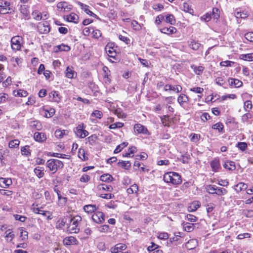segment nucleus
Segmentation results:
<instances>
[{
	"label": "nucleus",
	"instance_id": "f257e3e1",
	"mask_svg": "<svg viewBox=\"0 0 253 253\" xmlns=\"http://www.w3.org/2000/svg\"><path fill=\"white\" fill-rule=\"evenodd\" d=\"M163 180L169 185L176 186L181 183L182 178L179 173L174 171H169L164 174Z\"/></svg>",
	"mask_w": 253,
	"mask_h": 253
},
{
	"label": "nucleus",
	"instance_id": "f03ea898",
	"mask_svg": "<svg viewBox=\"0 0 253 253\" xmlns=\"http://www.w3.org/2000/svg\"><path fill=\"white\" fill-rule=\"evenodd\" d=\"M46 166L52 174L56 173L59 169H62L64 167L63 163L58 159H50L47 161Z\"/></svg>",
	"mask_w": 253,
	"mask_h": 253
},
{
	"label": "nucleus",
	"instance_id": "7ed1b4c3",
	"mask_svg": "<svg viewBox=\"0 0 253 253\" xmlns=\"http://www.w3.org/2000/svg\"><path fill=\"white\" fill-rule=\"evenodd\" d=\"M82 221V217L77 215L71 218L70 223L67 227V232L70 234L77 233L80 231L79 224Z\"/></svg>",
	"mask_w": 253,
	"mask_h": 253
},
{
	"label": "nucleus",
	"instance_id": "20e7f679",
	"mask_svg": "<svg viewBox=\"0 0 253 253\" xmlns=\"http://www.w3.org/2000/svg\"><path fill=\"white\" fill-rule=\"evenodd\" d=\"M85 127L84 123H81L74 129V131L77 137L80 138H84L89 134L88 132L85 129Z\"/></svg>",
	"mask_w": 253,
	"mask_h": 253
},
{
	"label": "nucleus",
	"instance_id": "39448f33",
	"mask_svg": "<svg viewBox=\"0 0 253 253\" xmlns=\"http://www.w3.org/2000/svg\"><path fill=\"white\" fill-rule=\"evenodd\" d=\"M133 131L135 134H143L150 135L151 133L149 132L147 128L143 125L137 123L133 126Z\"/></svg>",
	"mask_w": 253,
	"mask_h": 253
},
{
	"label": "nucleus",
	"instance_id": "423d86ee",
	"mask_svg": "<svg viewBox=\"0 0 253 253\" xmlns=\"http://www.w3.org/2000/svg\"><path fill=\"white\" fill-rule=\"evenodd\" d=\"M48 98L49 101L51 102L59 103L61 100L62 96L58 91L52 90L49 93Z\"/></svg>",
	"mask_w": 253,
	"mask_h": 253
},
{
	"label": "nucleus",
	"instance_id": "0eeeda50",
	"mask_svg": "<svg viewBox=\"0 0 253 253\" xmlns=\"http://www.w3.org/2000/svg\"><path fill=\"white\" fill-rule=\"evenodd\" d=\"M92 220L97 224H101L105 221V215L103 212L100 211H96L92 215Z\"/></svg>",
	"mask_w": 253,
	"mask_h": 253
},
{
	"label": "nucleus",
	"instance_id": "6e6552de",
	"mask_svg": "<svg viewBox=\"0 0 253 253\" xmlns=\"http://www.w3.org/2000/svg\"><path fill=\"white\" fill-rule=\"evenodd\" d=\"M127 246L125 244L118 243L110 248L111 253H123V251L126 250Z\"/></svg>",
	"mask_w": 253,
	"mask_h": 253
},
{
	"label": "nucleus",
	"instance_id": "1a4fd4ad",
	"mask_svg": "<svg viewBox=\"0 0 253 253\" xmlns=\"http://www.w3.org/2000/svg\"><path fill=\"white\" fill-rule=\"evenodd\" d=\"M63 244L65 246L78 245L79 244V241L75 237L70 236L64 238L63 240Z\"/></svg>",
	"mask_w": 253,
	"mask_h": 253
},
{
	"label": "nucleus",
	"instance_id": "9d476101",
	"mask_svg": "<svg viewBox=\"0 0 253 253\" xmlns=\"http://www.w3.org/2000/svg\"><path fill=\"white\" fill-rule=\"evenodd\" d=\"M113 188L110 185H107L105 184H99L96 186V191L97 194L104 193V192H111Z\"/></svg>",
	"mask_w": 253,
	"mask_h": 253
},
{
	"label": "nucleus",
	"instance_id": "9b49d317",
	"mask_svg": "<svg viewBox=\"0 0 253 253\" xmlns=\"http://www.w3.org/2000/svg\"><path fill=\"white\" fill-rule=\"evenodd\" d=\"M38 30L41 34H47L50 31V27L47 22L39 23L37 26Z\"/></svg>",
	"mask_w": 253,
	"mask_h": 253
},
{
	"label": "nucleus",
	"instance_id": "f8f14e48",
	"mask_svg": "<svg viewBox=\"0 0 253 253\" xmlns=\"http://www.w3.org/2000/svg\"><path fill=\"white\" fill-rule=\"evenodd\" d=\"M57 10L61 12H67L71 10L72 5L66 1H61L57 4Z\"/></svg>",
	"mask_w": 253,
	"mask_h": 253
},
{
	"label": "nucleus",
	"instance_id": "ddd939ff",
	"mask_svg": "<svg viewBox=\"0 0 253 253\" xmlns=\"http://www.w3.org/2000/svg\"><path fill=\"white\" fill-rule=\"evenodd\" d=\"M23 39L21 37L18 36L13 37L11 39V47H13V46L21 47L23 46Z\"/></svg>",
	"mask_w": 253,
	"mask_h": 253
},
{
	"label": "nucleus",
	"instance_id": "4468645a",
	"mask_svg": "<svg viewBox=\"0 0 253 253\" xmlns=\"http://www.w3.org/2000/svg\"><path fill=\"white\" fill-rule=\"evenodd\" d=\"M228 82L230 86L235 88L240 87L243 85V82L241 80L233 78H229Z\"/></svg>",
	"mask_w": 253,
	"mask_h": 253
},
{
	"label": "nucleus",
	"instance_id": "2eb2a0df",
	"mask_svg": "<svg viewBox=\"0 0 253 253\" xmlns=\"http://www.w3.org/2000/svg\"><path fill=\"white\" fill-rule=\"evenodd\" d=\"M14 237L15 235L13 229L9 228L5 231L4 233V238L6 242L9 243L12 242Z\"/></svg>",
	"mask_w": 253,
	"mask_h": 253
},
{
	"label": "nucleus",
	"instance_id": "dca6fc26",
	"mask_svg": "<svg viewBox=\"0 0 253 253\" xmlns=\"http://www.w3.org/2000/svg\"><path fill=\"white\" fill-rule=\"evenodd\" d=\"M34 138L36 141L42 143L46 141L47 137L45 133L36 132L34 134Z\"/></svg>",
	"mask_w": 253,
	"mask_h": 253
},
{
	"label": "nucleus",
	"instance_id": "f3484780",
	"mask_svg": "<svg viewBox=\"0 0 253 253\" xmlns=\"http://www.w3.org/2000/svg\"><path fill=\"white\" fill-rule=\"evenodd\" d=\"M182 87L180 85H175L174 86L171 85V84H165L164 87V90L165 91L172 90L174 91H176V93H179L182 91Z\"/></svg>",
	"mask_w": 253,
	"mask_h": 253
},
{
	"label": "nucleus",
	"instance_id": "a211bd4d",
	"mask_svg": "<svg viewBox=\"0 0 253 253\" xmlns=\"http://www.w3.org/2000/svg\"><path fill=\"white\" fill-rule=\"evenodd\" d=\"M65 77L68 79H74L77 76V73L72 66H68L65 72Z\"/></svg>",
	"mask_w": 253,
	"mask_h": 253
},
{
	"label": "nucleus",
	"instance_id": "6ab92c4d",
	"mask_svg": "<svg viewBox=\"0 0 253 253\" xmlns=\"http://www.w3.org/2000/svg\"><path fill=\"white\" fill-rule=\"evenodd\" d=\"M78 156L82 161H86L88 160V155L86 150L83 148H80L78 150Z\"/></svg>",
	"mask_w": 253,
	"mask_h": 253
},
{
	"label": "nucleus",
	"instance_id": "aec40b11",
	"mask_svg": "<svg viewBox=\"0 0 253 253\" xmlns=\"http://www.w3.org/2000/svg\"><path fill=\"white\" fill-rule=\"evenodd\" d=\"M12 184L11 178L0 177V186L3 188H7Z\"/></svg>",
	"mask_w": 253,
	"mask_h": 253
},
{
	"label": "nucleus",
	"instance_id": "412c9836",
	"mask_svg": "<svg viewBox=\"0 0 253 253\" xmlns=\"http://www.w3.org/2000/svg\"><path fill=\"white\" fill-rule=\"evenodd\" d=\"M211 167L212 170L214 172L218 171V169L220 168V164L219 159L214 158L210 163Z\"/></svg>",
	"mask_w": 253,
	"mask_h": 253
},
{
	"label": "nucleus",
	"instance_id": "4be33fe9",
	"mask_svg": "<svg viewBox=\"0 0 253 253\" xmlns=\"http://www.w3.org/2000/svg\"><path fill=\"white\" fill-rule=\"evenodd\" d=\"M139 187L137 184H133L126 189L128 195L135 194L136 196L138 195Z\"/></svg>",
	"mask_w": 253,
	"mask_h": 253
},
{
	"label": "nucleus",
	"instance_id": "5701e85b",
	"mask_svg": "<svg viewBox=\"0 0 253 253\" xmlns=\"http://www.w3.org/2000/svg\"><path fill=\"white\" fill-rule=\"evenodd\" d=\"M102 70L104 72L103 79L105 83H110L111 82V74L110 71L108 68L106 66H104L102 68Z\"/></svg>",
	"mask_w": 253,
	"mask_h": 253
},
{
	"label": "nucleus",
	"instance_id": "b1692460",
	"mask_svg": "<svg viewBox=\"0 0 253 253\" xmlns=\"http://www.w3.org/2000/svg\"><path fill=\"white\" fill-rule=\"evenodd\" d=\"M83 209L85 212L91 214L95 212L98 209V207L96 205H86L84 207Z\"/></svg>",
	"mask_w": 253,
	"mask_h": 253
},
{
	"label": "nucleus",
	"instance_id": "393cba45",
	"mask_svg": "<svg viewBox=\"0 0 253 253\" xmlns=\"http://www.w3.org/2000/svg\"><path fill=\"white\" fill-rule=\"evenodd\" d=\"M117 166L124 169L128 170L131 168V163L129 161H121L117 163Z\"/></svg>",
	"mask_w": 253,
	"mask_h": 253
},
{
	"label": "nucleus",
	"instance_id": "a878e982",
	"mask_svg": "<svg viewBox=\"0 0 253 253\" xmlns=\"http://www.w3.org/2000/svg\"><path fill=\"white\" fill-rule=\"evenodd\" d=\"M100 180L102 182L109 183L113 181L114 180V178L110 174L105 173L100 176Z\"/></svg>",
	"mask_w": 253,
	"mask_h": 253
},
{
	"label": "nucleus",
	"instance_id": "bb28decb",
	"mask_svg": "<svg viewBox=\"0 0 253 253\" xmlns=\"http://www.w3.org/2000/svg\"><path fill=\"white\" fill-rule=\"evenodd\" d=\"M200 207V203L199 201H194L192 202L188 207V211L189 212H194L196 211Z\"/></svg>",
	"mask_w": 253,
	"mask_h": 253
},
{
	"label": "nucleus",
	"instance_id": "cd10ccee",
	"mask_svg": "<svg viewBox=\"0 0 253 253\" xmlns=\"http://www.w3.org/2000/svg\"><path fill=\"white\" fill-rule=\"evenodd\" d=\"M13 94L15 97H26L28 95V93L26 90L19 89L14 90L13 91Z\"/></svg>",
	"mask_w": 253,
	"mask_h": 253
},
{
	"label": "nucleus",
	"instance_id": "c85d7f7f",
	"mask_svg": "<svg viewBox=\"0 0 253 253\" xmlns=\"http://www.w3.org/2000/svg\"><path fill=\"white\" fill-rule=\"evenodd\" d=\"M247 188V184L241 182L235 185V190L236 191V192L239 193L242 191L246 190Z\"/></svg>",
	"mask_w": 253,
	"mask_h": 253
},
{
	"label": "nucleus",
	"instance_id": "c756f323",
	"mask_svg": "<svg viewBox=\"0 0 253 253\" xmlns=\"http://www.w3.org/2000/svg\"><path fill=\"white\" fill-rule=\"evenodd\" d=\"M211 128L213 129H215L218 131L220 133H223L224 132V125L221 122H218L212 126Z\"/></svg>",
	"mask_w": 253,
	"mask_h": 253
},
{
	"label": "nucleus",
	"instance_id": "7c9ffc66",
	"mask_svg": "<svg viewBox=\"0 0 253 253\" xmlns=\"http://www.w3.org/2000/svg\"><path fill=\"white\" fill-rule=\"evenodd\" d=\"M108 56L114 60H117V53L115 48H105Z\"/></svg>",
	"mask_w": 253,
	"mask_h": 253
},
{
	"label": "nucleus",
	"instance_id": "2f4dec72",
	"mask_svg": "<svg viewBox=\"0 0 253 253\" xmlns=\"http://www.w3.org/2000/svg\"><path fill=\"white\" fill-rule=\"evenodd\" d=\"M98 140V137L95 134H93L85 139L86 143H88L90 145H94Z\"/></svg>",
	"mask_w": 253,
	"mask_h": 253
},
{
	"label": "nucleus",
	"instance_id": "473e14b6",
	"mask_svg": "<svg viewBox=\"0 0 253 253\" xmlns=\"http://www.w3.org/2000/svg\"><path fill=\"white\" fill-rule=\"evenodd\" d=\"M225 169L229 170H234L236 169L235 163L233 161H227L223 165Z\"/></svg>",
	"mask_w": 253,
	"mask_h": 253
},
{
	"label": "nucleus",
	"instance_id": "72a5a7b5",
	"mask_svg": "<svg viewBox=\"0 0 253 253\" xmlns=\"http://www.w3.org/2000/svg\"><path fill=\"white\" fill-rule=\"evenodd\" d=\"M30 126L34 129L40 130L42 129V126L41 123L38 121H33L30 123Z\"/></svg>",
	"mask_w": 253,
	"mask_h": 253
},
{
	"label": "nucleus",
	"instance_id": "f704fd0d",
	"mask_svg": "<svg viewBox=\"0 0 253 253\" xmlns=\"http://www.w3.org/2000/svg\"><path fill=\"white\" fill-rule=\"evenodd\" d=\"M66 19L68 22L76 23L78 21L79 17L75 13H71L70 14L66 16Z\"/></svg>",
	"mask_w": 253,
	"mask_h": 253
},
{
	"label": "nucleus",
	"instance_id": "c9c22d12",
	"mask_svg": "<svg viewBox=\"0 0 253 253\" xmlns=\"http://www.w3.org/2000/svg\"><path fill=\"white\" fill-rule=\"evenodd\" d=\"M239 59L247 61H253V53L240 54Z\"/></svg>",
	"mask_w": 253,
	"mask_h": 253
},
{
	"label": "nucleus",
	"instance_id": "e433bc0d",
	"mask_svg": "<svg viewBox=\"0 0 253 253\" xmlns=\"http://www.w3.org/2000/svg\"><path fill=\"white\" fill-rule=\"evenodd\" d=\"M177 101L180 105H183L184 103L189 101V98L185 94H181L178 97Z\"/></svg>",
	"mask_w": 253,
	"mask_h": 253
},
{
	"label": "nucleus",
	"instance_id": "4c0bfd02",
	"mask_svg": "<svg viewBox=\"0 0 253 253\" xmlns=\"http://www.w3.org/2000/svg\"><path fill=\"white\" fill-rule=\"evenodd\" d=\"M14 8L10 7V6L8 7H4L0 8V13L2 14H5L7 13L13 14L14 13Z\"/></svg>",
	"mask_w": 253,
	"mask_h": 253
},
{
	"label": "nucleus",
	"instance_id": "58836bf2",
	"mask_svg": "<svg viewBox=\"0 0 253 253\" xmlns=\"http://www.w3.org/2000/svg\"><path fill=\"white\" fill-rule=\"evenodd\" d=\"M197 246V241L195 239H191L188 241L186 245V248L189 250H191L194 249L196 248Z\"/></svg>",
	"mask_w": 253,
	"mask_h": 253
},
{
	"label": "nucleus",
	"instance_id": "ea45409f",
	"mask_svg": "<svg viewBox=\"0 0 253 253\" xmlns=\"http://www.w3.org/2000/svg\"><path fill=\"white\" fill-rule=\"evenodd\" d=\"M34 171L39 178H42L44 175V169L42 167H37L35 168Z\"/></svg>",
	"mask_w": 253,
	"mask_h": 253
},
{
	"label": "nucleus",
	"instance_id": "a19ab883",
	"mask_svg": "<svg viewBox=\"0 0 253 253\" xmlns=\"http://www.w3.org/2000/svg\"><path fill=\"white\" fill-rule=\"evenodd\" d=\"M48 156L57 157L61 159H69L70 156L67 155L65 154H60L54 152H49L48 155Z\"/></svg>",
	"mask_w": 253,
	"mask_h": 253
},
{
	"label": "nucleus",
	"instance_id": "79ce46f5",
	"mask_svg": "<svg viewBox=\"0 0 253 253\" xmlns=\"http://www.w3.org/2000/svg\"><path fill=\"white\" fill-rule=\"evenodd\" d=\"M176 29L174 27H170L169 28L164 27L161 29V32L164 34H172L175 33Z\"/></svg>",
	"mask_w": 253,
	"mask_h": 253
},
{
	"label": "nucleus",
	"instance_id": "37998d69",
	"mask_svg": "<svg viewBox=\"0 0 253 253\" xmlns=\"http://www.w3.org/2000/svg\"><path fill=\"white\" fill-rule=\"evenodd\" d=\"M253 105L251 100H246L244 103V109L247 112L250 111L253 109Z\"/></svg>",
	"mask_w": 253,
	"mask_h": 253
},
{
	"label": "nucleus",
	"instance_id": "c03bdc74",
	"mask_svg": "<svg viewBox=\"0 0 253 253\" xmlns=\"http://www.w3.org/2000/svg\"><path fill=\"white\" fill-rule=\"evenodd\" d=\"M78 4L81 6V8L84 10V11L90 16H93L95 15L92 11L88 9V6L83 4L81 2L79 1Z\"/></svg>",
	"mask_w": 253,
	"mask_h": 253
},
{
	"label": "nucleus",
	"instance_id": "a18cd8bd",
	"mask_svg": "<svg viewBox=\"0 0 253 253\" xmlns=\"http://www.w3.org/2000/svg\"><path fill=\"white\" fill-rule=\"evenodd\" d=\"M41 208H40V213H38V214H41L44 216H46V219L48 220H51L52 219V212L42 210Z\"/></svg>",
	"mask_w": 253,
	"mask_h": 253
},
{
	"label": "nucleus",
	"instance_id": "49530a36",
	"mask_svg": "<svg viewBox=\"0 0 253 253\" xmlns=\"http://www.w3.org/2000/svg\"><path fill=\"white\" fill-rule=\"evenodd\" d=\"M195 224L188 222L183 223V228L184 230L187 232H190L193 230Z\"/></svg>",
	"mask_w": 253,
	"mask_h": 253
},
{
	"label": "nucleus",
	"instance_id": "de8ad7c7",
	"mask_svg": "<svg viewBox=\"0 0 253 253\" xmlns=\"http://www.w3.org/2000/svg\"><path fill=\"white\" fill-rule=\"evenodd\" d=\"M162 124L165 126L169 127V117L168 115H164L160 117Z\"/></svg>",
	"mask_w": 253,
	"mask_h": 253
},
{
	"label": "nucleus",
	"instance_id": "09e8293b",
	"mask_svg": "<svg viewBox=\"0 0 253 253\" xmlns=\"http://www.w3.org/2000/svg\"><path fill=\"white\" fill-rule=\"evenodd\" d=\"M128 143L127 142H124L118 145L114 151V154H117L120 152L124 148L128 145Z\"/></svg>",
	"mask_w": 253,
	"mask_h": 253
},
{
	"label": "nucleus",
	"instance_id": "8fccbe9b",
	"mask_svg": "<svg viewBox=\"0 0 253 253\" xmlns=\"http://www.w3.org/2000/svg\"><path fill=\"white\" fill-rule=\"evenodd\" d=\"M21 151L22 155L26 156H30L31 155V151L30 149V147L28 145H26L24 147H21Z\"/></svg>",
	"mask_w": 253,
	"mask_h": 253
},
{
	"label": "nucleus",
	"instance_id": "3c124183",
	"mask_svg": "<svg viewBox=\"0 0 253 253\" xmlns=\"http://www.w3.org/2000/svg\"><path fill=\"white\" fill-rule=\"evenodd\" d=\"M191 68L193 70L195 74L198 75H201L204 70V67L202 66H197L194 65L191 66Z\"/></svg>",
	"mask_w": 253,
	"mask_h": 253
},
{
	"label": "nucleus",
	"instance_id": "603ef678",
	"mask_svg": "<svg viewBox=\"0 0 253 253\" xmlns=\"http://www.w3.org/2000/svg\"><path fill=\"white\" fill-rule=\"evenodd\" d=\"M216 186L212 185H207L205 187L206 191L210 194H214L215 193V190Z\"/></svg>",
	"mask_w": 253,
	"mask_h": 253
},
{
	"label": "nucleus",
	"instance_id": "864d4df0",
	"mask_svg": "<svg viewBox=\"0 0 253 253\" xmlns=\"http://www.w3.org/2000/svg\"><path fill=\"white\" fill-rule=\"evenodd\" d=\"M236 147L241 151L244 152L247 149L248 144L245 142H239L236 145Z\"/></svg>",
	"mask_w": 253,
	"mask_h": 253
},
{
	"label": "nucleus",
	"instance_id": "5fc2aeb1",
	"mask_svg": "<svg viewBox=\"0 0 253 253\" xmlns=\"http://www.w3.org/2000/svg\"><path fill=\"white\" fill-rule=\"evenodd\" d=\"M20 144V141L18 139H14L9 141L8 147L10 148H18Z\"/></svg>",
	"mask_w": 253,
	"mask_h": 253
},
{
	"label": "nucleus",
	"instance_id": "6e6d98bb",
	"mask_svg": "<svg viewBox=\"0 0 253 253\" xmlns=\"http://www.w3.org/2000/svg\"><path fill=\"white\" fill-rule=\"evenodd\" d=\"M45 111V114L44 115V116L45 118H50L52 117L55 113V110L53 108H50L49 110H44Z\"/></svg>",
	"mask_w": 253,
	"mask_h": 253
},
{
	"label": "nucleus",
	"instance_id": "4d7b16f0",
	"mask_svg": "<svg viewBox=\"0 0 253 253\" xmlns=\"http://www.w3.org/2000/svg\"><path fill=\"white\" fill-rule=\"evenodd\" d=\"M191 141L197 143L198 142L201 138V135L199 134L191 133L189 136Z\"/></svg>",
	"mask_w": 253,
	"mask_h": 253
},
{
	"label": "nucleus",
	"instance_id": "13d9d810",
	"mask_svg": "<svg viewBox=\"0 0 253 253\" xmlns=\"http://www.w3.org/2000/svg\"><path fill=\"white\" fill-rule=\"evenodd\" d=\"M227 193V190L223 188H219L216 186L215 194L221 196L225 195Z\"/></svg>",
	"mask_w": 253,
	"mask_h": 253
},
{
	"label": "nucleus",
	"instance_id": "bf43d9fd",
	"mask_svg": "<svg viewBox=\"0 0 253 253\" xmlns=\"http://www.w3.org/2000/svg\"><path fill=\"white\" fill-rule=\"evenodd\" d=\"M20 237L21 238V240L24 241L28 239V232L26 231L23 228H21L20 229Z\"/></svg>",
	"mask_w": 253,
	"mask_h": 253
},
{
	"label": "nucleus",
	"instance_id": "052dcab7",
	"mask_svg": "<svg viewBox=\"0 0 253 253\" xmlns=\"http://www.w3.org/2000/svg\"><path fill=\"white\" fill-rule=\"evenodd\" d=\"M98 197L102 198L103 199H107V200L111 199L114 197V194H113L112 193H103L98 194Z\"/></svg>",
	"mask_w": 253,
	"mask_h": 253
},
{
	"label": "nucleus",
	"instance_id": "680f3d73",
	"mask_svg": "<svg viewBox=\"0 0 253 253\" xmlns=\"http://www.w3.org/2000/svg\"><path fill=\"white\" fill-rule=\"evenodd\" d=\"M235 64V62L229 60H225L220 62L219 65L222 67H231Z\"/></svg>",
	"mask_w": 253,
	"mask_h": 253
},
{
	"label": "nucleus",
	"instance_id": "e2e57ef3",
	"mask_svg": "<svg viewBox=\"0 0 253 253\" xmlns=\"http://www.w3.org/2000/svg\"><path fill=\"white\" fill-rule=\"evenodd\" d=\"M67 220L65 217L60 218L57 222V226L59 228L63 227L66 223Z\"/></svg>",
	"mask_w": 253,
	"mask_h": 253
},
{
	"label": "nucleus",
	"instance_id": "0e129e2a",
	"mask_svg": "<svg viewBox=\"0 0 253 253\" xmlns=\"http://www.w3.org/2000/svg\"><path fill=\"white\" fill-rule=\"evenodd\" d=\"M166 21L171 25H174L175 23V20L174 16L172 14H168L166 16Z\"/></svg>",
	"mask_w": 253,
	"mask_h": 253
},
{
	"label": "nucleus",
	"instance_id": "69168bd1",
	"mask_svg": "<svg viewBox=\"0 0 253 253\" xmlns=\"http://www.w3.org/2000/svg\"><path fill=\"white\" fill-rule=\"evenodd\" d=\"M66 130L57 129L55 131V136L57 138H61L65 135Z\"/></svg>",
	"mask_w": 253,
	"mask_h": 253
},
{
	"label": "nucleus",
	"instance_id": "338daca9",
	"mask_svg": "<svg viewBox=\"0 0 253 253\" xmlns=\"http://www.w3.org/2000/svg\"><path fill=\"white\" fill-rule=\"evenodd\" d=\"M32 16L34 19L38 21L41 20L42 18L41 13L37 10L34 11L32 13Z\"/></svg>",
	"mask_w": 253,
	"mask_h": 253
},
{
	"label": "nucleus",
	"instance_id": "774afa93",
	"mask_svg": "<svg viewBox=\"0 0 253 253\" xmlns=\"http://www.w3.org/2000/svg\"><path fill=\"white\" fill-rule=\"evenodd\" d=\"M20 12L24 15V17H27L29 15V11L26 5H21L19 8Z\"/></svg>",
	"mask_w": 253,
	"mask_h": 253
}]
</instances>
